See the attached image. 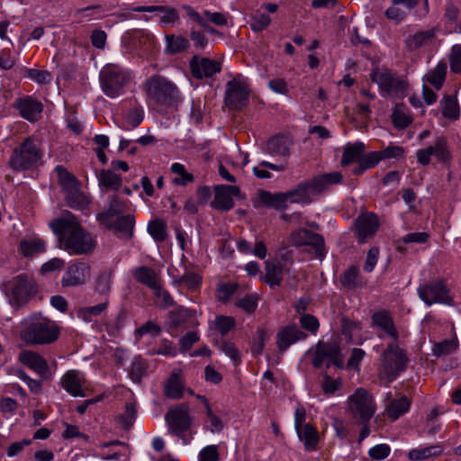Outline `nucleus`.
I'll use <instances>...</instances> for the list:
<instances>
[{"mask_svg": "<svg viewBox=\"0 0 461 461\" xmlns=\"http://www.w3.org/2000/svg\"><path fill=\"white\" fill-rule=\"evenodd\" d=\"M19 360L41 377L47 376L49 373L48 363L39 353L32 350H23L19 354Z\"/></svg>", "mask_w": 461, "mask_h": 461, "instance_id": "bb28decb", "label": "nucleus"}, {"mask_svg": "<svg viewBox=\"0 0 461 461\" xmlns=\"http://www.w3.org/2000/svg\"><path fill=\"white\" fill-rule=\"evenodd\" d=\"M307 335L296 326H286L280 329L276 334V345L279 352H285L294 343L306 339Z\"/></svg>", "mask_w": 461, "mask_h": 461, "instance_id": "a878e982", "label": "nucleus"}, {"mask_svg": "<svg viewBox=\"0 0 461 461\" xmlns=\"http://www.w3.org/2000/svg\"><path fill=\"white\" fill-rule=\"evenodd\" d=\"M449 66L453 73H461V44H456L451 48Z\"/></svg>", "mask_w": 461, "mask_h": 461, "instance_id": "774afa93", "label": "nucleus"}, {"mask_svg": "<svg viewBox=\"0 0 461 461\" xmlns=\"http://www.w3.org/2000/svg\"><path fill=\"white\" fill-rule=\"evenodd\" d=\"M364 151L365 145L362 142L348 144L344 149L341 164L343 166H348L353 162L360 163Z\"/></svg>", "mask_w": 461, "mask_h": 461, "instance_id": "4c0bfd02", "label": "nucleus"}, {"mask_svg": "<svg viewBox=\"0 0 461 461\" xmlns=\"http://www.w3.org/2000/svg\"><path fill=\"white\" fill-rule=\"evenodd\" d=\"M299 438L303 442L307 450H315L319 441V433L316 429L309 423L296 428Z\"/></svg>", "mask_w": 461, "mask_h": 461, "instance_id": "f704fd0d", "label": "nucleus"}, {"mask_svg": "<svg viewBox=\"0 0 461 461\" xmlns=\"http://www.w3.org/2000/svg\"><path fill=\"white\" fill-rule=\"evenodd\" d=\"M258 297L257 294H249L240 298L235 303L237 307L241 308L247 313H253L258 308Z\"/></svg>", "mask_w": 461, "mask_h": 461, "instance_id": "338daca9", "label": "nucleus"}, {"mask_svg": "<svg viewBox=\"0 0 461 461\" xmlns=\"http://www.w3.org/2000/svg\"><path fill=\"white\" fill-rule=\"evenodd\" d=\"M166 51L169 54H176L186 50L189 48V41L183 36L174 34L166 36Z\"/></svg>", "mask_w": 461, "mask_h": 461, "instance_id": "8fccbe9b", "label": "nucleus"}, {"mask_svg": "<svg viewBox=\"0 0 461 461\" xmlns=\"http://www.w3.org/2000/svg\"><path fill=\"white\" fill-rule=\"evenodd\" d=\"M380 227L377 215L374 212H362L354 221L353 230L359 244L373 239Z\"/></svg>", "mask_w": 461, "mask_h": 461, "instance_id": "dca6fc26", "label": "nucleus"}, {"mask_svg": "<svg viewBox=\"0 0 461 461\" xmlns=\"http://www.w3.org/2000/svg\"><path fill=\"white\" fill-rule=\"evenodd\" d=\"M147 365L143 359L140 357H135L131 362V369L129 371V375L132 381L135 383H140L146 374Z\"/></svg>", "mask_w": 461, "mask_h": 461, "instance_id": "13d9d810", "label": "nucleus"}, {"mask_svg": "<svg viewBox=\"0 0 461 461\" xmlns=\"http://www.w3.org/2000/svg\"><path fill=\"white\" fill-rule=\"evenodd\" d=\"M370 78L378 85L383 97L402 98L406 94L407 81L386 68H374Z\"/></svg>", "mask_w": 461, "mask_h": 461, "instance_id": "39448f33", "label": "nucleus"}, {"mask_svg": "<svg viewBox=\"0 0 461 461\" xmlns=\"http://www.w3.org/2000/svg\"><path fill=\"white\" fill-rule=\"evenodd\" d=\"M291 141L285 136H276L270 139L265 146V150L273 156H287L290 152Z\"/></svg>", "mask_w": 461, "mask_h": 461, "instance_id": "72a5a7b5", "label": "nucleus"}, {"mask_svg": "<svg viewBox=\"0 0 461 461\" xmlns=\"http://www.w3.org/2000/svg\"><path fill=\"white\" fill-rule=\"evenodd\" d=\"M89 277V265L86 262H77L67 268L61 284L63 287L77 286L85 284Z\"/></svg>", "mask_w": 461, "mask_h": 461, "instance_id": "412c9836", "label": "nucleus"}, {"mask_svg": "<svg viewBox=\"0 0 461 461\" xmlns=\"http://www.w3.org/2000/svg\"><path fill=\"white\" fill-rule=\"evenodd\" d=\"M190 67L195 78L210 77L221 70V64L219 61L196 56L191 59Z\"/></svg>", "mask_w": 461, "mask_h": 461, "instance_id": "5701e85b", "label": "nucleus"}, {"mask_svg": "<svg viewBox=\"0 0 461 461\" xmlns=\"http://www.w3.org/2000/svg\"><path fill=\"white\" fill-rule=\"evenodd\" d=\"M108 303V300L105 299L104 302L96 305L82 307L78 309L77 312V317L84 321L90 322L94 317L99 316L103 312L106 310Z\"/></svg>", "mask_w": 461, "mask_h": 461, "instance_id": "3c124183", "label": "nucleus"}, {"mask_svg": "<svg viewBox=\"0 0 461 461\" xmlns=\"http://www.w3.org/2000/svg\"><path fill=\"white\" fill-rule=\"evenodd\" d=\"M172 173L176 174V176L173 178V183L176 185L185 186L188 183H192L194 180V176L187 172L185 166L180 163H174L171 166Z\"/></svg>", "mask_w": 461, "mask_h": 461, "instance_id": "603ef678", "label": "nucleus"}, {"mask_svg": "<svg viewBox=\"0 0 461 461\" xmlns=\"http://www.w3.org/2000/svg\"><path fill=\"white\" fill-rule=\"evenodd\" d=\"M432 156L440 163L447 164L450 162L452 156L447 146V140L445 137H438L433 145L426 149H420L416 152L417 161L422 166L429 165Z\"/></svg>", "mask_w": 461, "mask_h": 461, "instance_id": "2eb2a0df", "label": "nucleus"}, {"mask_svg": "<svg viewBox=\"0 0 461 461\" xmlns=\"http://www.w3.org/2000/svg\"><path fill=\"white\" fill-rule=\"evenodd\" d=\"M216 345L218 348L228 356L235 365H239L241 362L240 351L233 342L222 339L218 341Z\"/></svg>", "mask_w": 461, "mask_h": 461, "instance_id": "864d4df0", "label": "nucleus"}, {"mask_svg": "<svg viewBox=\"0 0 461 461\" xmlns=\"http://www.w3.org/2000/svg\"><path fill=\"white\" fill-rule=\"evenodd\" d=\"M288 203H310L312 198L305 182L300 183L295 188L285 192Z\"/></svg>", "mask_w": 461, "mask_h": 461, "instance_id": "58836bf2", "label": "nucleus"}, {"mask_svg": "<svg viewBox=\"0 0 461 461\" xmlns=\"http://www.w3.org/2000/svg\"><path fill=\"white\" fill-rule=\"evenodd\" d=\"M49 226L58 238L59 247L70 255L88 254L95 247V239L69 212L52 220Z\"/></svg>", "mask_w": 461, "mask_h": 461, "instance_id": "f257e3e1", "label": "nucleus"}, {"mask_svg": "<svg viewBox=\"0 0 461 461\" xmlns=\"http://www.w3.org/2000/svg\"><path fill=\"white\" fill-rule=\"evenodd\" d=\"M174 285L185 287L191 291L197 290L202 285V276L192 271H185L184 275L174 279Z\"/></svg>", "mask_w": 461, "mask_h": 461, "instance_id": "a19ab883", "label": "nucleus"}, {"mask_svg": "<svg viewBox=\"0 0 461 461\" xmlns=\"http://www.w3.org/2000/svg\"><path fill=\"white\" fill-rule=\"evenodd\" d=\"M99 184L107 189L118 190L122 186V176L112 170L103 169L98 176Z\"/></svg>", "mask_w": 461, "mask_h": 461, "instance_id": "49530a36", "label": "nucleus"}, {"mask_svg": "<svg viewBox=\"0 0 461 461\" xmlns=\"http://www.w3.org/2000/svg\"><path fill=\"white\" fill-rule=\"evenodd\" d=\"M134 224L133 215L127 214L119 217L115 221L112 220V227L107 229L114 230L119 238L131 239L133 235Z\"/></svg>", "mask_w": 461, "mask_h": 461, "instance_id": "2f4dec72", "label": "nucleus"}, {"mask_svg": "<svg viewBox=\"0 0 461 461\" xmlns=\"http://www.w3.org/2000/svg\"><path fill=\"white\" fill-rule=\"evenodd\" d=\"M447 64L439 62L435 68L429 70L425 77L426 80L432 85L437 90H439L446 79L447 76Z\"/></svg>", "mask_w": 461, "mask_h": 461, "instance_id": "79ce46f5", "label": "nucleus"}, {"mask_svg": "<svg viewBox=\"0 0 461 461\" xmlns=\"http://www.w3.org/2000/svg\"><path fill=\"white\" fill-rule=\"evenodd\" d=\"M190 412L189 405L183 402L171 407L165 415L169 431L181 438L185 444L190 440L185 438V432L190 429L194 420Z\"/></svg>", "mask_w": 461, "mask_h": 461, "instance_id": "9d476101", "label": "nucleus"}, {"mask_svg": "<svg viewBox=\"0 0 461 461\" xmlns=\"http://www.w3.org/2000/svg\"><path fill=\"white\" fill-rule=\"evenodd\" d=\"M155 12H160L163 14L159 21V23L163 26L174 24L179 20V13L175 7L156 5Z\"/></svg>", "mask_w": 461, "mask_h": 461, "instance_id": "4d7b16f0", "label": "nucleus"}, {"mask_svg": "<svg viewBox=\"0 0 461 461\" xmlns=\"http://www.w3.org/2000/svg\"><path fill=\"white\" fill-rule=\"evenodd\" d=\"M419 297L428 305L434 303L454 305L451 290L444 279L438 278L430 281L418 288Z\"/></svg>", "mask_w": 461, "mask_h": 461, "instance_id": "f8f14e48", "label": "nucleus"}, {"mask_svg": "<svg viewBox=\"0 0 461 461\" xmlns=\"http://www.w3.org/2000/svg\"><path fill=\"white\" fill-rule=\"evenodd\" d=\"M268 339L267 330L259 328L257 330L253 341L251 343V352L254 356H259L262 354L265 342Z\"/></svg>", "mask_w": 461, "mask_h": 461, "instance_id": "bf43d9fd", "label": "nucleus"}, {"mask_svg": "<svg viewBox=\"0 0 461 461\" xmlns=\"http://www.w3.org/2000/svg\"><path fill=\"white\" fill-rule=\"evenodd\" d=\"M236 283H221L216 289V298L219 302L226 303L237 291Z\"/></svg>", "mask_w": 461, "mask_h": 461, "instance_id": "052dcab7", "label": "nucleus"}, {"mask_svg": "<svg viewBox=\"0 0 461 461\" xmlns=\"http://www.w3.org/2000/svg\"><path fill=\"white\" fill-rule=\"evenodd\" d=\"M14 107L23 119L31 122H37L43 111L41 102L32 95H23L15 99Z\"/></svg>", "mask_w": 461, "mask_h": 461, "instance_id": "a211bd4d", "label": "nucleus"}, {"mask_svg": "<svg viewBox=\"0 0 461 461\" xmlns=\"http://www.w3.org/2000/svg\"><path fill=\"white\" fill-rule=\"evenodd\" d=\"M250 92L251 88L248 79L241 75H237L226 84L225 105L230 110L240 111L244 109L249 104Z\"/></svg>", "mask_w": 461, "mask_h": 461, "instance_id": "1a4fd4ad", "label": "nucleus"}, {"mask_svg": "<svg viewBox=\"0 0 461 461\" xmlns=\"http://www.w3.org/2000/svg\"><path fill=\"white\" fill-rule=\"evenodd\" d=\"M418 3L419 0H392V5L385 10L384 15L398 24L408 16Z\"/></svg>", "mask_w": 461, "mask_h": 461, "instance_id": "393cba45", "label": "nucleus"}, {"mask_svg": "<svg viewBox=\"0 0 461 461\" xmlns=\"http://www.w3.org/2000/svg\"><path fill=\"white\" fill-rule=\"evenodd\" d=\"M441 453L442 447L440 446H428L411 449L408 453V457L413 461H422L431 456H438Z\"/></svg>", "mask_w": 461, "mask_h": 461, "instance_id": "c03bdc74", "label": "nucleus"}, {"mask_svg": "<svg viewBox=\"0 0 461 461\" xmlns=\"http://www.w3.org/2000/svg\"><path fill=\"white\" fill-rule=\"evenodd\" d=\"M259 200L266 206L273 207L276 210L285 209L288 204L285 193L271 194L267 191H261Z\"/></svg>", "mask_w": 461, "mask_h": 461, "instance_id": "c9c22d12", "label": "nucleus"}, {"mask_svg": "<svg viewBox=\"0 0 461 461\" xmlns=\"http://www.w3.org/2000/svg\"><path fill=\"white\" fill-rule=\"evenodd\" d=\"M198 324L196 312L183 306H178L168 313L170 329H188Z\"/></svg>", "mask_w": 461, "mask_h": 461, "instance_id": "4be33fe9", "label": "nucleus"}, {"mask_svg": "<svg viewBox=\"0 0 461 461\" xmlns=\"http://www.w3.org/2000/svg\"><path fill=\"white\" fill-rule=\"evenodd\" d=\"M348 411L358 423H368L375 412L373 395L365 388H357L348 399Z\"/></svg>", "mask_w": 461, "mask_h": 461, "instance_id": "6e6552de", "label": "nucleus"}, {"mask_svg": "<svg viewBox=\"0 0 461 461\" xmlns=\"http://www.w3.org/2000/svg\"><path fill=\"white\" fill-rule=\"evenodd\" d=\"M23 76L40 85L48 84L51 81V74L47 70H40L36 68H26Z\"/></svg>", "mask_w": 461, "mask_h": 461, "instance_id": "680f3d73", "label": "nucleus"}, {"mask_svg": "<svg viewBox=\"0 0 461 461\" xmlns=\"http://www.w3.org/2000/svg\"><path fill=\"white\" fill-rule=\"evenodd\" d=\"M132 276L137 282L148 286L152 290L157 288L158 285L160 284V278L156 271L146 266L135 267L132 270Z\"/></svg>", "mask_w": 461, "mask_h": 461, "instance_id": "7c9ffc66", "label": "nucleus"}, {"mask_svg": "<svg viewBox=\"0 0 461 461\" xmlns=\"http://www.w3.org/2000/svg\"><path fill=\"white\" fill-rule=\"evenodd\" d=\"M183 383L176 374H172L165 386V394L170 399H180L183 396Z\"/></svg>", "mask_w": 461, "mask_h": 461, "instance_id": "09e8293b", "label": "nucleus"}, {"mask_svg": "<svg viewBox=\"0 0 461 461\" xmlns=\"http://www.w3.org/2000/svg\"><path fill=\"white\" fill-rule=\"evenodd\" d=\"M113 276V269H105L95 279V290L102 294H107L111 291Z\"/></svg>", "mask_w": 461, "mask_h": 461, "instance_id": "5fc2aeb1", "label": "nucleus"}, {"mask_svg": "<svg viewBox=\"0 0 461 461\" xmlns=\"http://www.w3.org/2000/svg\"><path fill=\"white\" fill-rule=\"evenodd\" d=\"M251 19L252 22L250 23V28L256 32H262L267 29L272 21L269 15L259 12L255 13Z\"/></svg>", "mask_w": 461, "mask_h": 461, "instance_id": "e2e57ef3", "label": "nucleus"}, {"mask_svg": "<svg viewBox=\"0 0 461 461\" xmlns=\"http://www.w3.org/2000/svg\"><path fill=\"white\" fill-rule=\"evenodd\" d=\"M371 327L376 330L380 339L385 337L396 342L399 339V332L394 320L388 310H379L371 315Z\"/></svg>", "mask_w": 461, "mask_h": 461, "instance_id": "f3484780", "label": "nucleus"}, {"mask_svg": "<svg viewBox=\"0 0 461 461\" xmlns=\"http://www.w3.org/2000/svg\"><path fill=\"white\" fill-rule=\"evenodd\" d=\"M435 29L418 32L412 35H410L405 40V46L409 50H414L425 45H428L435 39Z\"/></svg>", "mask_w": 461, "mask_h": 461, "instance_id": "473e14b6", "label": "nucleus"}, {"mask_svg": "<svg viewBox=\"0 0 461 461\" xmlns=\"http://www.w3.org/2000/svg\"><path fill=\"white\" fill-rule=\"evenodd\" d=\"M282 279L283 266L280 263L267 262L264 281L273 288L279 285Z\"/></svg>", "mask_w": 461, "mask_h": 461, "instance_id": "37998d69", "label": "nucleus"}, {"mask_svg": "<svg viewBox=\"0 0 461 461\" xmlns=\"http://www.w3.org/2000/svg\"><path fill=\"white\" fill-rule=\"evenodd\" d=\"M55 171L58 175L59 183L61 185L64 193H67L68 191H70L77 186H80L79 181L64 167L57 166Z\"/></svg>", "mask_w": 461, "mask_h": 461, "instance_id": "a18cd8bd", "label": "nucleus"}, {"mask_svg": "<svg viewBox=\"0 0 461 461\" xmlns=\"http://www.w3.org/2000/svg\"><path fill=\"white\" fill-rule=\"evenodd\" d=\"M216 330L225 336L230 330L235 327V320L230 316L219 315L214 320Z\"/></svg>", "mask_w": 461, "mask_h": 461, "instance_id": "69168bd1", "label": "nucleus"}, {"mask_svg": "<svg viewBox=\"0 0 461 461\" xmlns=\"http://www.w3.org/2000/svg\"><path fill=\"white\" fill-rule=\"evenodd\" d=\"M148 231L157 242H163L167 239V225L158 219L149 221Z\"/></svg>", "mask_w": 461, "mask_h": 461, "instance_id": "6e6d98bb", "label": "nucleus"}, {"mask_svg": "<svg viewBox=\"0 0 461 461\" xmlns=\"http://www.w3.org/2000/svg\"><path fill=\"white\" fill-rule=\"evenodd\" d=\"M385 413L392 420H396L410 409L411 402L406 396L398 399L391 398V393L386 397Z\"/></svg>", "mask_w": 461, "mask_h": 461, "instance_id": "c85d7f7f", "label": "nucleus"}, {"mask_svg": "<svg viewBox=\"0 0 461 461\" xmlns=\"http://www.w3.org/2000/svg\"><path fill=\"white\" fill-rule=\"evenodd\" d=\"M442 114L450 121H456L460 117V109L456 95H445L440 101Z\"/></svg>", "mask_w": 461, "mask_h": 461, "instance_id": "e433bc0d", "label": "nucleus"}, {"mask_svg": "<svg viewBox=\"0 0 461 461\" xmlns=\"http://www.w3.org/2000/svg\"><path fill=\"white\" fill-rule=\"evenodd\" d=\"M459 346L456 336H454L451 339H445L440 342L434 344L432 348V354L437 357L447 356L455 352Z\"/></svg>", "mask_w": 461, "mask_h": 461, "instance_id": "de8ad7c7", "label": "nucleus"}, {"mask_svg": "<svg viewBox=\"0 0 461 461\" xmlns=\"http://www.w3.org/2000/svg\"><path fill=\"white\" fill-rule=\"evenodd\" d=\"M2 290L11 304L17 306L28 302L37 294V285L32 277L21 274L4 282Z\"/></svg>", "mask_w": 461, "mask_h": 461, "instance_id": "423d86ee", "label": "nucleus"}, {"mask_svg": "<svg viewBox=\"0 0 461 461\" xmlns=\"http://www.w3.org/2000/svg\"><path fill=\"white\" fill-rule=\"evenodd\" d=\"M19 250L25 258H31L46 251V241L40 237L23 239L19 244Z\"/></svg>", "mask_w": 461, "mask_h": 461, "instance_id": "c756f323", "label": "nucleus"}, {"mask_svg": "<svg viewBox=\"0 0 461 461\" xmlns=\"http://www.w3.org/2000/svg\"><path fill=\"white\" fill-rule=\"evenodd\" d=\"M289 242L294 247L309 246L314 251V255L321 260L326 255L325 242L321 235L306 229H300L291 233Z\"/></svg>", "mask_w": 461, "mask_h": 461, "instance_id": "4468645a", "label": "nucleus"}, {"mask_svg": "<svg viewBox=\"0 0 461 461\" xmlns=\"http://www.w3.org/2000/svg\"><path fill=\"white\" fill-rule=\"evenodd\" d=\"M341 180V173L335 171L315 176L309 181H305V184L312 198L324 192L330 185L340 183Z\"/></svg>", "mask_w": 461, "mask_h": 461, "instance_id": "b1692460", "label": "nucleus"}, {"mask_svg": "<svg viewBox=\"0 0 461 461\" xmlns=\"http://www.w3.org/2000/svg\"><path fill=\"white\" fill-rule=\"evenodd\" d=\"M315 368L325 366L327 369L333 365L339 368L344 366V358L340 346L337 342L319 341L312 360Z\"/></svg>", "mask_w": 461, "mask_h": 461, "instance_id": "ddd939ff", "label": "nucleus"}, {"mask_svg": "<svg viewBox=\"0 0 461 461\" xmlns=\"http://www.w3.org/2000/svg\"><path fill=\"white\" fill-rule=\"evenodd\" d=\"M43 155L41 141L30 136L13 149L8 166L14 172L29 170L42 165Z\"/></svg>", "mask_w": 461, "mask_h": 461, "instance_id": "7ed1b4c3", "label": "nucleus"}, {"mask_svg": "<svg viewBox=\"0 0 461 461\" xmlns=\"http://www.w3.org/2000/svg\"><path fill=\"white\" fill-rule=\"evenodd\" d=\"M240 192V188L236 185H220L215 186L212 207L220 211H230L234 206L233 197L239 196Z\"/></svg>", "mask_w": 461, "mask_h": 461, "instance_id": "aec40b11", "label": "nucleus"}, {"mask_svg": "<svg viewBox=\"0 0 461 461\" xmlns=\"http://www.w3.org/2000/svg\"><path fill=\"white\" fill-rule=\"evenodd\" d=\"M143 90L149 105L159 112L176 105L182 101L178 87L161 75H153L143 84Z\"/></svg>", "mask_w": 461, "mask_h": 461, "instance_id": "f03ea898", "label": "nucleus"}, {"mask_svg": "<svg viewBox=\"0 0 461 461\" xmlns=\"http://www.w3.org/2000/svg\"><path fill=\"white\" fill-rule=\"evenodd\" d=\"M358 269L357 267H350L341 276L342 285L348 289H355L358 286Z\"/></svg>", "mask_w": 461, "mask_h": 461, "instance_id": "0e129e2a", "label": "nucleus"}, {"mask_svg": "<svg viewBox=\"0 0 461 461\" xmlns=\"http://www.w3.org/2000/svg\"><path fill=\"white\" fill-rule=\"evenodd\" d=\"M21 338L27 344L46 345L56 341L59 335L58 325L41 315L32 316L24 324Z\"/></svg>", "mask_w": 461, "mask_h": 461, "instance_id": "20e7f679", "label": "nucleus"}, {"mask_svg": "<svg viewBox=\"0 0 461 461\" xmlns=\"http://www.w3.org/2000/svg\"><path fill=\"white\" fill-rule=\"evenodd\" d=\"M381 367L383 375L393 381L406 367L408 357L394 341L389 343L381 357Z\"/></svg>", "mask_w": 461, "mask_h": 461, "instance_id": "9b49d317", "label": "nucleus"}, {"mask_svg": "<svg viewBox=\"0 0 461 461\" xmlns=\"http://www.w3.org/2000/svg\"><path fill=\"white\" fill-rule=\"evenodd\" d=\"M65 199L73 209L83 210L90 203L89 198L80 191V186L65 193Z\"/></svg>", "mask_w": 461, "mask_h": 461, "instance_id": "ea45409f", "label": "nucleus"}, {"mask_svg": "<svg viewBox=\"0 0 461 461\" xmlns=\"http://www.w3.org/2000/svg\"><path fill=\"white\" fill-rule=\"evenodd\" d=\"M129 72L118 64H106L100 71L99 81L103 92L111 98L122 93L130 81Z\"/></svg>", "mask_w": 461, "mask_h": 461, "instance_id": "0eeeda50", "label": "nucleus"}, {"mask_svg": "<svg viewBox=\"0 0 461 461\" xmlns=\"http://www.w3.org/2000/svg\"><path fill=\"white\" fill-rule=\"evenodd\" d=\"M127 210V204L118 195H113L106 211L98 213L97 221L106 228L112 227V219Z\"/></svg>", "mask_w": 461, "mask_h": 461, "instance_id": "cd10ccee", "label": "nucleus"}, {"mask_svg": "<svg viewBox=\"0 0 461 461\" xmlns=\"http://www.w3.org/2000/svg\"><path fill=\"white\" fill-rule=\"evenodd\" d=\"M61 386L74 397H85L86 380L85 375L78 370H68L60 380Z\"/></svg>", "mask_w": 461, "mask_h": 461, "instance_id": "6ab92c4d", "label": "nucleus"}]
</instances>
